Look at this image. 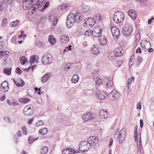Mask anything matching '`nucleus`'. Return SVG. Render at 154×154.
I'll list each match as a JSON object with an SVG mask.
<instances>
[{
  "mask_svg": "<svg viewBox=\"0 0 154 154\" xmlns=\"http://www.w3.org/2000/svg\"><path fill=\"white\" fill-rule=\"evenodd\" d=\"M126 129L124 128L120 130L119 129H116L114 134V137H118L119 141V143H121L124 140L126 136Z\"/></svg>",
  "mask_w": 154,
  "mask_h": 154,
  "instance_id": "obj_1",
  "label": "nucleus"
},
{
  "mask_svg": "<svg viewBox=\"0 0 154 154\" xmlns=\"http://www.w3.org/2000/svg\"><path fill=\"white\" fill-rule=\"evenodd\" d=\"M124 18L123 13L120 11L116 12L113 15V20L116 23H119L122 22Z\"/></svg>",
  "mask_w": 154,
  "mask_h": 154,
  "instance_id": "obj_2",
  "label": "nucleus"
},
{
  "mask_svg": "<svg viewBox=\"0 0 154 154\" xmlns=\"http://www.w3.org/2000/svg\"><path fill=\"white\" fill-rule=\"evenodd\" d=\"M75 17L74 14L72 13H70L68 15L66 20V24L68 28H70L74 25L75 22Z\"/></svg>",
  "mask_w": 154,
  "mask_h": 154,
  "instance_id": "obj_3",
  "label": "nucleus"
},
{
  "mask_svg": "<svg viewBox=\"0 0 154 154\" xmlns=\"http://www.w3.org/2000/svg\"><path fill=\"white\" fill-rule=\"evenodd\" d=\"M133 29L130 24H126L122 28V32L123 34L127 37L130 36L132 33Z\"/></svg>",
  "mask_w": 154,
  "mask_h": 154,
  "instance_id": "obj_4",
  "label": "nucleus"
},
{
  "mask_svg": "<svg viewBox=\"0 0 154 154\" xmlns=\"http://www.w3.org/2000/svg\"><path fill=\"white\" fill-rule=\"evenodd\" d=\"M42 61L44 65L50 64L52 63V56L50 54H45L42 57Z\"/></svg>",
  "mask_w": 154,
  "mask_h": 154,
  "instance_id": "obj_5",
  "label": "nucleus"
},
{
  "mask_svg": "<svg viewBox=\"0 0 154 154\" xmlns=\"http://www.w3.org/2000/svg\"><path fill=\"white\" fill-rule=\"evenodd\" d=\"M88 144L87 141L81 142L79 145V149L83 152H87L90 147V145Z\"/></svg>",
  "mask_w": 154,
  "mask_h": 154,
  "instance_id": "obj_6",
  "label": "nucleus"
},
{
  "mask_svg": "<svg viewBox=\"0 0 154 154\" xmlns=\"http://www.w3.org/2000/svg\"><path fill=\"white\" fill-rule=\"evenodd\" d=\"M87 142L90 146H95L99 142L98 137L96 136L90 137L88 139Z\"/></svg>",
  "mask_w": 154,
  "mask_h": 154,
  "instance_id": "obj_7",
  "label": "nucleus"
},
{
  "mask_svg": "<svg viewBox=\"0 0 154 154\" xmlns=\"http://www.w3.org/2000/svg\"><path fill=\"white\" fill-rule=\"evenodd\" d=\"M84 23L83 25L85 26H90L92 27L95 23V21L94 18L91 17H87L85 19L84 21Z\"/></svg>",
  "mask_w": 154,
  "mask_h": 154,
  "instance_id": "obj_8",
  "label": "nucleus"
},
{
  "mask_svg": "<svg viewBox=\"0 0 154 154\" xmlns=\"http://www.w3.org/2000/svg\"><path fill=\"white\" fill-rule=\"evenodd\" d=\"M26 106L23 109L24 114L26 116H29L32 115L34 112V108L31 105Z\"/></svg>",
  "mask_w": 154,
  "mask_h": 154,
  "instance_id": "obj_9",
  "label": "nucleus"
},
{
  "mask_svg": "<svg viewBox=\"0 0 154 154\" xmlns=\"http://www.w3.org/2000/svg\"><path fill=\"white\" fill-rule=\"evenodd\" d=\"M96 115L94 113L87 112L85 113L82 117L83 119L85 121H86L89 120H93L95 119Z\"/></svg>",
  "mask_w": 154,
  "mask_h": 154,
  "instance_id": "obj_10",
  "label": "nucleus"
},
{
  "mask_svg": "<svg viewBox=\"0 0 154 154\" xmlns=\"http://www.w3.org/2000/svg\"><path fill=\"white\" fill-rule=\"evenodd\" d=\"M35 0H24L23 2V7L25 10H27L32 5Z\"/></svg>",
  "mask_w": 154,
  "mask_h": 154,
  "instance_id": "obj_11",
  "label": "nucleus"
},
{
  "mask_svg": "<svg viewBox=\"0 0 154 154\" xmlns=\"http://www.w3.org/2000/svg\"><path fill=\"white\" fill-rule=\"evenodd\" d=\"M119 95V93L115 90H112L109 95V98L111 100L118 99Z\"/></svg>",
  "mask_w": 154,
  "mask_h": 154,
  "instance_id": "obj_12",
  "label": "nucleus"
},
{
  "mask_svg": "<svg viewBox=\"0 0 154 154\" xmlns=\"http://www.w3.org/2000/svg\"><path fill=\"white\" fill-rule=\"evenodd\" d=\"M111 31L113 37L115 38H117L120 34L119 29L115 26H112L111 28Z\"/></svg>",
  "mask_w": 154,
  "mask_h": 154,
  "instance_id": "obj_13",
  "label": "nucleus"
},
{
  "mask_svg": "<svg viewBox=\"0 0 154 154\" xmlns=\"http://www.w3.org/2000/svg\"><path fill=\"white\" fill-rule=\"evenodd\" d=\"M96 96L99 99L102 100L107 96V94L103 91H98L96 93Z\"/></svg>",
  "mask_w": 154,
  "mask_h": 154,
  "instance_id": "obj_14",
  "label": "nucleus"
},
{
  "mask_svg": "<svg viewBox=\"0 0 154 154\" xmlns=\"http://www.w3.org/2000/svg\"><path fill=\"white\" fill-rule=\"evenodd\" d=\"M0 90L2 92H5L8 91L9 87L8 83L7 82L4 81L1 85Z\"/></svg>",
  "mask_w": 154,
  "mask_h": 154,
  "instance_id": "obj_15",
  "label": "nucleus"
},
{
  "mask_svg": "<svg viewBox=\"0 0 154 154\" xmlns=\"http://www.w3.org/2000/svg\"><path fill=\"white\" fill-rule=\"evenodd\" d=\"M92 35L94 37H100L101 34L102 29H100L98 28H96L94 29L92 31Z\"/></svg>",
  "mask_w": 154,
  "mask_h": 154,
  "instance_id": "obj_16",
  "label": "nucleus"
},
{
  "mask_svg": "<svg viewBox=\"0 0 154 154\" xmlns=\"http://www.w3.org/2000/svg\"><path fill=\"white\" fill-rule=\"evenodd\" d=\"M124 51L122 50V48H116L114 51V54L115 56H121L124 53Z\"/></svg>",
  "mask_w": 154,
  "mask_h": 154,
  "instance_id": "obj_17",
  "label": "nucleus"
},
{
  "mask_svg": "<svg viewBox=\"0 0 154 154\" xmlns=\"http://www.w3.org/2000/svg\"><path fill=\"white\" fill-rule=\"evenodd\" d=\"M13 80L16 86L17 87H22L25 85L24 82L21 78L18 79L16 81H15L14 79Z\"/></svg>",
  "mask_w": 154,
  "mask_h": 154,
  "instance_id": "obj_18",
  "label": "nucleus"
},
{
  "mask_svg": "<svg viewBox=\"0 0 154 154\" xmlns=\"http://www.w3.org/2000/svg\"><path fill=\"white\" fill-rule=\"evenodd\" d=\"M103 85H106V87L107 88L113 87V82L111 80H108L107 79L104 80Z\"/></svg>",
  "mask_w": 154,
  "mask_h": 154,
  "instance_id": "obj_19",
  "label": "nucleus"
},
{
  "mask_svg": "<svg viewBox=\"0 0 154 154\" xmlns=\"http://www.w3.org/2000/svg\"><path fill=\"white\" fill-rule=\"evenodd\" d=\"M45 0H38L37 2L35 4L33 5V8L35 9L42 6L45 3Z\"/></svg>",
  "mask_w": 154,
  "mask_h": 154,
  "instance_id": "obj_20",
  "label": "nucleus"
},
{
  "mask_svg": "<svg viewBox=\"0 0 154 154\" xmlns=\"http://www.w3.org/2000/svg\"><path fill=\"white\" fill-rule=\"evenodd\" d=\"M128 15L133 20H135L137 17L136 12L133 10H130L128 12Z\"/></svg>",
  "mask_w": 154,
  "mask_h": 154,
  "instance_id": "obj_21",
  "label": "nucleus"
},
{
  "mask_svg": "<svg viewBox=\"0 0 154 154\" xmlns=\"http://www.w3.org/2000/svg\"><path fill=\"white\" fill-rule=\"evenodd\" d=\"M91 51L94 54L97 55L100 52V49L97 46L94 45L91 49Z\"/></svg>",
  "mask_w": 154,
  "mask_h": 154,
  "instance_id": "obj_22",
  "label": "nucleus"
},
{
  "mask_svg": "<svg viewBox=\"0 0 154 154\" xmlns=\"http://www.w3.org/2000/svg\"><path fill=\"white\" fill-rule=\"evenodd\" d=\"M49 19L50 21H52V24L51 26L52 28H54L57 23L58 19L54 16H51L50 17Z\"/></svg>",
  "mask_w": 154,
  "mask_h": 154,
  "instance_id": "obj_23",
  "label": "nucleus"
},
{
  "mask_svg": "<svg viewBox=\"0 0 154 154\" xmlns=\"http://www.w3.org/2000/svg\"><path fill=\"white\" fill-rule=\"evenodd\" d=\"M60 41L63 43H66L69 41V37L66 35H63L60 37Z\"/></svg>",
  "mask_w": 154,
  "mask_h": 154,
  "instance_id": "obj_24",
  "label": "nucleus"
},
{
  "mask_svg": "<svg viewBox=\"0 0 154 154\" xmlns=\"http://www.w3.org/2000/svg\"><path fill=\"white\" fill-rule=\"evenodd\" d=\"M38 57L36 55H33L31 56L29 62L31 65L34 63H35L37 62V60L38 59Z\"/></svg>",
  "mask_w": 154,
  "mask_h": 154,
  "instance_id": "obj_25",
  "label": "nucleus"
},
{
  "mask_svg": "<svg viewBox=\"0 0 154 154\" xmlns=\"http://www.w3.org/2000/svg\"><path fill=\"white\" fill-rule=\"evenodd\" d=\"M99 40L100 44L102 45H106L107 44V40L105 36H101Z\"/></svg>",
  "mask_w": 154,
  "mask_h": 154,
  "instance_id": "obj_26",
  "label": "nucleus"
},
{
  "mask_svg": "<svg viewBox=\"0 0 154 154\" xmlns=\"http://www.w3.org/2000/svg\"><path fill=\"white\" fill-rule=\"evenodd\" d=\"M75 17V22L76 23H79L80 21H82V17L81 16L80 14L77 12L75 14H74Z\"/></svg>",
  "mask_w": 154,
  "mask_h": 154,
  "instance_id": "obj_27",
  "label": "nucleus"
},
{
  "mask_svg": "<svg viewBox=\"0 0 154 154\" xmlns=\"http://www.w3.org/2000/svg\"><path fill=\"white\" fill-rule=\"evenodd\" d=\"M95 23H100L101 20V16L100 14H96L94 17Z\"/></svg>",
  "mask_w": 154,
  "mask_h": 154,
  "instance_id": "obj_28",
  "label": "nucleus"
},
{
  "mask_svg": "<svg viewBox=\"0 0 154 154\" xmlns=\"http://www.w3.org/2000/svg\"><path fill=\"white\" fill-rule=\"evenodd\" d=\"M51 76L50 73H47L42 78V81L44 82H46L50 78Z\"/></svg>",
  "mask_w": 154,
  "mask_h": 154,
  "instance_id": "obj_29",
  "label": "nucleus"
},
{
  "mask_svg": "<svg viewBox=\"0 0 154 154\" xmlns=\"http://www.w3.org/2000/svg\"><path fill=\"white\" fill-rule=\"evenodd\" d=\"M69 5L67 4L63 3L59 6L58 8L61 10H64L69 7Z\"/></svg>",
  "mask_w": 154,
  "mask_h": 154,
  "instance_id": "obj_30",
  "label": "nucleus"
},
{
  "mask_svg": "<svg viewBox=\"0 0 154 154\" xmlns=\"http://www.w3.org/2000/svg\"><path fill=\"white\" fill-rule=\"evenodd\" d=\"M79 79V77L77 75H74L72 78V82L74 83H76L78 82Z\"/></svg>",
  "mask_w": 154,
  "mask_h": 154,
  "instance_id": "obj_31",
  "label": "nucleus"
},
{
  "mask_svg": "<svg viewBox=\"0 0 154 154\" xmlns=\"http://www.w3.org/2000/svg\"><path fill=\"white\" fill-rule=\"evenodd\" d=\"M96 79L95 84L96 87L99 86L100 84L102 83L103 84L104 80H102L99 78L97 79L96 78Z\"/></svg>",
  "mask_w": 154,
  "mask_h": 154,
  "instance_id": "obj_32",
  "label": "nucleus"
},
{
  "mask_svg": "<svg viewBox=\"0 0 154 154\" xmlns=\"http://www.w3.org/2000/svg\"><path fill=\"white\" fill-rule=\"evenodd\" d=\"M82 10L84 12H86L89 11L90 7L85 4H83L82 5Z\"/></svg>",
  "mask_w": 154,
  "mask_h": 154,
  "instance_id": "obj_33",
  "label": "nucleus"
},
{
  "mask_svg": "<svg viewBox=\"0 0 154 154\" xmlns=\"http://www.w3.org/2000/svg\"><path fill=\"white\" fill-rule=\"evenodd\" d=\"M48 41L51 44L53 45L56 42V39L53 36L51 35L49 37Z\"/></svg>",
  "mask_w": 154,
  "mask_h": 154,
  "instance_id": "obj_34",
  "label": "nucleus"
},
{
  "mask_svg": "<svg viewBox=\"0 0 154 154\" xmlns=\"http://www.w3.org/2000/svg\"><path fill=\"white\" fill-rule=\"evenodd\" d=\"M48 132V129L45 128L43 129H40L39 131V134L45 135Z\"/></svg>",
  "mask_w": 154,
  "mask_h": 154,
  "instance_id": "obj_35",
  "label": "nucleus"
},
{
  "mask_svg": "<svg viewBox=\"0 0 154 154\" xmlns=\"http://www.w3.org/2000/svg\"><path fill=\"white\" fill-rule=\"evenodd\" d=\"M48 148L47 146H44L42 147L41 149V154H46L48 152Z\"/></svg>",
  "mask_w": 154,
  "mask_h": 154,
  "instance_id": "obj_36",
  "label": "nucleus"
},
{
  "mask_svg": "<svg viewBox=\"0 0 154 154\" xmlns=\"http://www.w3.org/2000/svg\"><path fill=\"white\" fill-rule=\"evenodd\" d=\"M11 68H6L3 69V72L5 74L8 75H9L11 74Z\"/></svg>",
  "mask_w": 154,
  "mask_h": 154,
  "instance_id": "obj_37",
  "label": "nucleus"
},
{
  "mask_svg": "<svg viewBox=\"0 0 154 154\" xmlns=\"http://www.w3.org/2000/svg\"><path fill=\"white\" fill-rule=\"evenodd\" d=\"M20 21L19 20H16L13 22H11L10 23V25L12 27H15L18 26L20 23Z\"/></svg>",
  "mask_w": 154,
  "mask_h": 154,
  "instance_id": "obj_38",
  "label": "nucleus"
},
{
  "mask_svg": "<svg viewBox=\"0 0 154 154\" xmlns=\"http://www.w3.org/2000/svg\"><path fill=\"white\" fill-rule=\"evenodd\" d=\"M140 39V33H137L135 36V43L137 44L139 42Z\"/></svg>",
  "mask_w": 154,
  "mask_h": 154,
  "instance_id": "obj_39",
  "label": "nucleus"
},
{
  "mask_svg": "<svg viewBox=\"0 0 154 154\" xmlns=\"http://www.w3.org/2000/svg\"><path fill=\"white\" fill-rule=\"evenodd\" d=\"M134 80V78L132 77L131 79L129 78L127 84V87L128 89H129L130 86V84L131 82L133 81Z\"/></svg>",
  "mask_w": 154,
  "mask_h": 154,
  "instance_id": "obj_40",
  "label": "nucleus"
},
{
  "mask_svg": "<svg viewBox=\"0 0 154 154\" xmlns=\"http://www.w3.org/2000/svg\"><path fill=\"white\" fill-rule=\"evenodd\" d=\"M106 114V111H104L103 109L101 110L99 112V117L100 119H103V117L104 116V114Z\"/></svg>",
  "mask_w": 154,
  "mask_h": 154,
  "instance_id": "obj_41",
  "label": "nucleus"
},
{
  "mask_svg": "<svg viewBox=\"0 0 154 154\" xmlns=\"http://www.w3.org/2000/svg\"><path fill=\"white\" fill-rule=\"evenodd\" d=\"M138 137H137V140L136 141L137 142V148L142 146L141 143V137L140 134V137L138 138Z\"/></svg>",
  "mask_w": 154,
  "mask_h": 154,
  "instance_id": "obj_42",
  "label": "nucleus"
},
{
  "mask_svg": "<svg viewBox=\"0 0 154 154\" xmlns=\"http://www.w3.org/2000/svg\"><path fill=\"white\" fill-rule=\"evenodd\" d=\"M138 136L137 134V128L136 126L134 128V140L135 141L137 140V137H138Z\"/></svg>",
  "mask_w": 154,
  "mask_h": 154,
  "instance_id": "obj_43",
  "label": "nucleus"
},
{
  "mask_svg": "<svg viewBox=\"0 0 154 154\" xmlns=\"http://www.w3.org/2000/svg\"><path fill=\"white\" fill-rule=\"evenodd\" d=\"M38 139V138L36 139H34L32 137H29L28 138V143L30 144H31L34 141Z\"/></svg>",
  "mask_w": 154,
  "mask_h": 154,
  "instance_id": "obj_44",
  "label": "nucleus"
},
{
  "mask_svg": "<svg viewBox=\"0 0 154 154\" xmlns=\"http://www.w3.org/2000/svg\"><path fill=\"white\" fill-rule=\"evenodd\" d=\"M8 24L7 20L6 18H4L2 21V26L5 27H6Z\"/></svg>",
  "mask_w": 154,
  "mask_h": 154,
  "instance_id": "obj_45",
  "label": "nucleus"
},
{
  "mask_svg": "<svg viewBox=\"0 0 154 154\" xmlns=\"http://www.w3.org/2000/svg\"><path fill=\"white\" fill-rule=\"evenodd\" d=\"M135 56L134 55H133L131 57L130 60L129 61V66L131 67L133 64V60L134 59V58Z\"/></svg>",
  "mask_w": 154,
  "mask_h": 154,
  "instance_id": "obj_46",
  "label": "nucleus"
},
{
  "mask_svg": "<svg viewBox=\"0 0 154 154\" xmlns=\"http://www.w3.org/2000/svg\"><path fill=\"white\" fill-rule=\"evenodd\" d=\"M26 59L25 56H22L20 58V62L22 65H24L26 63Z\"/></svg>",
  "mask_w": 154,
  "mask_h": 154,
  "instance_id": "obj_47",
  "label": "nucleus"
},
{
  "mask_svg": "<svg viewBox=\"0 0 154 154\" xmlns=\"http://www.w3.org/2000/svg\"><path fill=\"white\" fill-rule=\"evenodd\" d=\"M20 100L21 102L22 103H26L29 102L30 101V100L28 98H24L21 99Z\"/></svg>",
  "mask_w": 154,
  "mask_h": 154,
  "instance_id": "obj_48",
  "label": "nucleus"
},
{
  "mask_svg": "<svg viewBox=\"0 0 154 154\" xmlns=\"http://www.w3.org/2000/svg\"><path fill=\"white\" fill-rule=\"evenodd\" d=\"M92 30L91 29H88L86 30L85 32V34L86 35L88 36H89L92 34Z\"/></svg>",
  "mask_w": 154,
  "mask_h": 154,
  "instance_id": "obj_49",
  "label": "nucleus"
},
{
  "mask_svg": "<svg viewBox=\"0 0 154 154\" xmlns=\"http://www.w3.org/2000/svg\"><path fill=\"white\" fill-rule=\"evenodd\" d=\"M44 122L42 120L39 121L36 124V125L37 127H38L39 126L42 125L44 124Z\"/></svg>",
  "mask_w": 154,
  "mask_h": 154,
  "instance_id": "obj_50",
  "label": "nucleus"
},
{
  "mask_svg": "<svg viewBox=\"0 0 154 154\" xmlns=\"http://www.w3.org/2000/svg\"><path fill=\"white\" fill-rule=\"evenodd\" d=\"M137 148L138 153H140V154H143V147L141 146Z\"/></svg>",
  "mask_w": 154,
  "mask_h": 154,
  "instance_id": "obj_51",
  "label": "nucleus"
},
{
  "mask_svg": "<svg viewBox=\"0 0 154 154\" xmlns=\"http://www.w3.org/2000/svg\"><path fill=\"white\" fill-rule=\"evenodd\" d=\"M21 129L23 132V134L24 135H26L27 134L26 133V129L25 126L22 127Z\"/></svg>",
  "mask_w": 154,
  "mask_h": 154,
  "instance_id": "obj_52",
  "label": "nucleus"
},
{
  "mask_svg": "<svg viewBox=\"0 0 154 154\" xmlns=\"http://www.w3.org/2000/svg\"><path fill=\"white\" fill-rule=\"evenodd\" d=\"M16 72L19 74H21L22 73V71L19 68L17 67L16 69Z\"/></svg>",
  "mask_w": 154,
  "mask_h": 154,
  "instance_id": "obj_53",
  "label": "nucleus"
},
{
  "mask_svg": "<svg viewBox=\"0 0 154 154\" xmlns=\"http://www.w3.org/2000/svg\"><path fill=\"white\" fill-rule=\"evenodd\" d=\"M34 89L35 90L36 92H37V94H39V95H41V90L40 88H38L37 87H35V88H34Z\"/></svg>",
  "mask_w": 154,
  "mask_h": 154,
  "instance_id": "obj_54",
  "label": "nucleus"
},
{
  "mask_svg": "<svg viewBox=\"0 0 154 154\" xmlns=\"http://www.w3.org/2000/svg\"><path fill=\"white\" fill-rule=\"evenodd\" d=\"M49 2H46L44 6L42 8L41 11H44V10L47 8L49 5Z\"/></svg>",
  "mask_w": 154,
  "mask_h": 154,
  "instance_id": "obj_55",
  "label": "nucleus"
},
{
  "mask_svg": "<svg viewBox=\"0 0 154 154\" xmlns=\"http://www.w3.org/2000/svg\"><path fill=\"white\" fill-rule=\"evenodd\" d=\"M70 65L69 63H67L65 64L64 67L65 70H68L70 69Z\"/></svg>",
  "mask_w": 154,
  "mask_h": 154,
  "instance_id": "obj_56",
  "label": "nucleus"
},
{
  "mask_svg": "<svg viewBox=\"0 0 154 154\" xmlns=\"http://www.w3.org/2000/svg\"><path fill=\"white\" fill-rule=\"evenodd\" d=\"M6 4H9L13 1L14 0H2Z\"/></svg>",
  "mask_w": 154,
  "mask_h": 154,
  "instance_id": "obj_57",
  "label": "nucleus"
},
{
  "mask_svg": "<svg viewBox=\"0 0 154 154\" xmlns=\"http://www.w3.org/2000/svg\"><path fill=\"white\" fill-rule=\"evenodd\" d=\"M68 149L69 151V153L70 152V154H73L75 152V150L71 148H68Z\"/></svg>",
  "mask_w": 154,
  "mask_h": 154,
  "instance_id": "obj_58",
  "label": "nucleus"
},
{
  "mask_svg": "<svg viewBox=\"0 0 154 154\" xmlns=\"http://www.w3.org/2000/svg\"><path fill=\"white\" fill-rule=\"evenodd\" d=\"M62 154H70V153H69V151L68 150V148H67L66 149H63L62 151Z\"/></svg>",
  "mask_w": 154,
  "mask_h": 154,
  "instance_id": "obj_59",
  "label": "nucleus"
},
{
  "mask_svg": "<svg viewBox=\"0 0 154 154\" xmlns=\"http://www.w3.org/2000/svg\"><path fill=\"white\" fill-rule=\"evenodd\" d=\"M12 42L15 44H17L16 38V36H13L11 39Z\"/></svg>",
  "mask_w": 154,
  "mask_h": 154,
  "instance_id": "obj_60",
  "label": "nucleus"
},
{
  "mask_svg": "<svg viewBox=\"0 0 154 154\" xmlns=\"http://www.w3.org/2000/svg\"><path fill=\"white\" fill-rule=\"evenodd\" d=\"M71 50V45H70L68 46V47H66L65 48V49H64V51H63L64 52H65L67 50Z\"/></svg>",
  "mask_w": 154,
  "mask_h": 154,
  "instance_id": "obj_61",
  "label": "nucleus"
},
{
  "mask_svg": "<svg viewBox=\"0 0 154 154\" xmlns=\"http://www.w3.org/2000/svg\"><path fill=\"white\" fill-rule=\"evenodd\" d=\"M4 2H3L2 0H0V10H2L3 8L2 7V5L4 3Z\"/></svg>",
  "mask_w": 154,
  "mask_h": 154,
  "instance_id": "obj_62",
  "label": "nucleus"
},
{
  "mask_svg": "<svg viewBox=\"0 0 154 154\" xmlns=\"http://www.w3.org/2000/svg\"><path fill=\"white\" fill-rule=\"evenodd\" d=\"M107 111H106V114H105V113H104V116H103V119H106V118H107L108 117V116H109V114L107 113Z\"/></svg>",
  "mask_w": 154,
  "mask_h": 154,
  "instance_id": "obj_63",
  "label": "nucleus"
},
{
  "mask_svg": "<svg viewBox=\"0 0 154 154\" xmlns=\"http://www.w3.org/2000/svg\"><path fill=\"white\" fill-rule=\"evenodd\" d=\"M123 61H119L118 62L117 64V66L119 67H120L121 66V65L122 64V63H123Z\"/></svg>",
  "mask_w": 154,
  "mask_h": 154,
  "instance_id": "obj_64",
  "label": "nucleus"
}]
</instances>
